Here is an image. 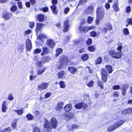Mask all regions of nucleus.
<instances>
[{"label": "nucleus", "instance_id": "nucleus-1", "mask_svg": "<svg viewBox=\"0 0 132 132\" xmlns=\"http://www.w3.org/2000/svg\"><path fill=\"white\" fill-rule=\"evenodd\" d=\"M44 122V127L46 128V130L47 132L51 131V128L55 129L56 128L58 123V121L56 118L54 117L52 118L51 120V124L50 125L48 120L46 118L43 119Z\"/></svg>", "mask_w": 132, "mask_h": 132}, {"label": "nucleus", "instance_id": "nucleus-2", "mask_svg": "<svg viewBox=\"0 0 132 132\" xmlns=\"http://www.w3.org/2000/svg\"><path fill=\"white\" fill-rule=\"evenodd\" d=\"M97 18L96 22L97 24L99 23L100 20L103 19L104 14V10L102 7H98L96 9Z\"/></svg>", "mask_w": 132, "mask_h": 132}, {"label": "nucleus", "instance_id": "nucleus-3", "mask_svg": "<svg viewBox=\"0 0 132 132\" xmlns=\"http://www.w3.org/2000/svg\"><path fill=\"white\" fill-rule=\"evenodd\" d=\"M109 53L112 57L116 59L121 58L122 54V51L118 52L113 49L110 50L109 52Z\"/></svg>", "mask_w": 132, "mask_h": 132}, {"label": "nucleus", "instance_id": "nucleus-4", "mask_svg": "<svg viewBox=\"0 0 132 132\" xmlns=\"http://www.w3.org/2000/svg\"><path fill=\"white\" fill-rule=\"evenodd\" d=\"M125 122V121L124 120H120L109 127L107 129V130L109 132L113 131L115 130L118 127L121 126Z\"/></svg>", "mask_w": 132, "mask_h": 132}, {"label": "nucleus", "instance_id": "nucleus-5", "mask_svg": "<svg viewBox=\"0 0 132 132\" xmlns=\"http://www.w3.org/2000/svg\"><path fill=\"white\" fill-rule=\"evenodd\" d=\"M60 63L61 64L59 67V69L63 68L65 66L67 65L69 62L67 57L65 55H62L60 57Z\"/></svg>", "mask_w": 132, "mask_h": 132}, {"label": "nucleus", "instance_id": "nucleus-6", "mask_svg": "<svg viewBox=\"0 0 132 132\" xmlns=\"http://www.w3.org/2000/svg\"><path fill=\"white\" fill-rule=\"evenodd\" d=\"M49 85L48 83L43 82L40 84L38 85L37 86V89L38 90L42 91L47 89Z\"/></svg>", "mask_w": 132, "mask_h": 132}, {"label": "nucleus", "instance_id": "nucleus-7", "mask_svg": "<svg viewBox=\"0 0 132 132\" xmlns=\"http://www.w3.org/2000/svg\"><path fill=\"white\" fill-rule=\"evenodd\" d=\"M107 73L108 72L106 71L105 69H102L101 75L102 80L103 82H105L107 81Z\"/></svg>", "mask_w": 132, "mask_h": 132}, {"label": "nucleus", "instance_id": "nucleus-8", "mask_svg": "<svg viewBox=\"0 0 132 132\" xmlns=\"http://www.w3.org/2000/svg\"><path fill=\"white\" fill-rule=\"evenodd\" d=\"M47 45L50 47L53 48L55 46V44L53 40L52 39H48L47 40Z\"/></svg>", "mask_w": 132, "mask_h": 132}, {"label": "nucleus", "instance_id": "nucleus-9", "mask_svg": "<svg viewBox=\"0 0 132 132\" xmlns=\"http://www.w3.org/2000/svg\"><path fill=\"white\" fill-rule=\"evenodd\" d=\"M92 28V27H88L86 26L83 27L80 26L79 28V29L80 31H82L85 33L88 31L89 30H90Z\"/></svg>", "mask_w": 132, "mask_h": 132}, {"label": "nucleus", "instance_id": "nucleus-10", "mask_svg": "<svg viewBox=\"0 0 132 132\" xmlns=\"http://www.w3.org/2000/svg\"><path fill=\"white\" fill-rule=\"evenodd\" d=\"M70 26L69 24V21L68 20H66L64 21L63 23V31L66 32L68 31V28Z\"/></svg>", "mask_w": 132, "mask_h": 132}, {"label": "nucleus", "instance_id": "nucleus-11", "mask_svg": "<svg viewBox=\"0 0 132 132\" xmlns=\"http://www.w3.org/2000/svg\"><path fill=\"white\" fill-rule=\"evenodd\" d=\"M94 11L93 7L92 6L88 7L85 10L84 13L86 14L91 15Z\"/></svg>", "mask_w": 132, "mask_h": 132}, {"label": "nucleus", "instance_id": "nucleus-12", "mask_svg": "<svg viewBox=\"0 0 132 132\" xmlns=\"http://www.w3.org/2000/svg\"><path fill=\"white\" fill-rule=\"evenodd\" d=\"M86 104L82 102L77 104L75 105V108L78 109H81L83 108H86Z\"/></svg>", "mask_w": 132, "mask_h": 132}, {"label": "nucleus", "instance_id": "nucleus-13", "mask_svg": "<svg viewBox=\"0 0 132 132\" xmlns=\"http://www.w3.org/2000/svg\"><path fill=\"white\" fill-rule=\"evenodd\" d=\"M26 47L28 51H30L32 48L31 42L29 39H27L26 40Z\"/></svg>", "mask_w": 132, "mask_h": 132}, {"label": "nucleus", "instance_id": "nucleus-14", "mask_svg": "<svg viewBox=\"0 0 132 132\" xmlns=\"http://www.w3.org/2000/svg\"><path fill=\"white\" fill-rule=\"evenodd\" d=\"M118 1L116 0L113 5V8L116 12H118L119 10V8L118 5Z\"/></svg>", "mask_w": 132, "mask_h": 132}, {"label": "nucleus", "instance_id": "nucleus-15", "mask_svg": "<svg viewBox=\"0 0 132 132\" xmlns=\"http://www.w3.org/2000/svg\"><path fill=\"white\" fill-rule=\"evenodd\" d=\"M128 87V85L125 84L123 86V87L121 88V89L122 90V93L123 95H125L127 90Z\"/></svg>", "mask_w": 132, "mask_h": 132}, {"label": "nucleus", "instance_id": "nucleus-16", "mask_svg": "<svg viewBox=\"0 0 132 132\" xmlns=\"http://www.w3.org/2000/svg\"><path fill=\"white\" fill-rule=\"evenodd\" d=\"M46 69L45 67L38 68L37 70V74L38 75H41L43 74L45 72Z\"/></svg>", "mask_w": 132, "mask_h": 132}, {"label": "nucleus", "instance_id": "nucleus-17", "mask_svg": "<svg viewBox=\"0 0 132 132\" xmlns=\"http://www.w3.org/2000/svg\"><path fill=\"white\" fill-rule=\"evenodd\" d=\"M6 101H4L2 105V111L4 113L5 112L7 109V107L6 105Z\"/></svg>", "mask_w": 132, "mask_h": 132}, {"label": "nucleus", "instance_id": "nucleus-18", "mask_svg": "<svg viewBox=\"0 0 132 132\" xmlns=\"http://www.w3.org/2000/svg\"><path fill=\"white\" fill-rule=\"evenodd\" d=\"M43 51L41 54L42 56L47 54L49 53V50L48 48L46 47H44L43 48Z\"/></svg>", "mask_w": 132, "mask_h": 132}, {"label": "nucleus", "instance_id": "nucleus-19", "mask_svg": "<svg viewBox=\"0 0 132 132\" xmlns=\"http://www.w3.org/2000/svg\"><path fill=\"white\" fill-rule=\"evenodd\" d=\"M68 69L71 73L72 74H75L77 71V69L73 67H69L68 68Z\"/></svg>", "mask_w": 132, "mask_h": 132}, {"label": "nucleus", "instance_id": "nucleus-20", "mask_svg": "<svg viewBox=\"0 0 132 132\" xmlns=\"http://www.w3.org/2000/svg\"><path fill=\"white\" fill-rule=\"evenodd\" d=\"M2 16L5 19L8 20L12 16V14L10 13H3Z\"/></svg>", "mask_w": 132, "mask_h": 132}, {"label": "nucleus", "instance_id": "nucleus-21", "mask_svg": "<svg viewBox=\"0 0 132 132\" xmlns=\"http://www.w3.org/2000/svg\"><path fill=\"white\" fill-rule=\"evenodd\" d=\"M36 17L38 20L41 22L43 21L44 19V15L42 14H38Z\"/></svg>", "mask_w": 132, "mask_h": 132}, {"label": "nucleus", "instance_id": "nucleus-22", "mask_svg": "<svg viewBox=\"0 0 132 132\" xmlns=\"http://www.w3.org/2000/svg\"><path fill=\"white\" fill-rule=\"evenodd\" d=\"M105 68L108 71L109 73H111L113 71L112 67L109 65H106L105 66Z\"/></svg>", "mask_w": 132, "mask_h": 132}, {"label": "nucleus", "instance_id": "nucleus-23", "mask_svg": "<svg viewBox=\"0 0 132 132\" xmlns=\"http://www.w3.org/2000/svg\"><path fill=\"white\" fill-rule=\"evenodd\" d=\"M72 108L71 105L68 104L65 106L64 108V110L66 112H68Z\"/></svg>", "mask_w": 132, "mask_h": 132}, {"label": "nucleus", "instance_id": "nucleus-24", "mask_svg": "<svg viewBox=\"0 0 132 132\" xmlns=\"http://www.w3.org/2000/svg\"><path fill=\"white\" fill-rule=\"evenodd\" d=\"M65 73L63 71H61L58 72L57 75V76L59 78H63Z\"/></svg>", "mask_w": 132, "mask_h": 132}, {"label": "nucleus", "instance_id": "nucleus-25", "mask_svg": "<svg viewBox=\"0 0 132 132\" xmlns=\"http://www.w3.org/2000/svg\"><path fill=\"white\" fill-rule=\"evenodd\" d=\"M51 8L52 10V11L54 14H57V11L56 10V6L54 5H53L51 6Z\"/></svg>", "mask_w": 132, "mask_h": 132}, {"label": "nucleus", "instance_id": "nucleus-26", "mask_svg": "<svg viewBox=\"0 0 132 132\" xmlns=\"http://www.w3.org/2000/svg\"><path fill=\"white\" fill-rule=\"evenodd\" d=\"M50 59H51L50 57L47 56H45L42 58L41 61L44 63L46 61H49Z\"/></svg>", "mask_w": 132, "mask_h": 132}, {"label": "nucleus", "instance_id": "nucleus-27", "mask_svg": "<svg viewBox=\"0 0 132 132\" xmlns=\"http://www.w3.org/2000/svg\"><path fill=\"white\" fill-rule=\"evenodd\" d=\"M63 52V50L61 48H57L56 50V56H57L61 54Z\"/></svg>", "mask_w": 132, "mask_h": 132}, {"label": "nucleus", "instance_id": "nucleus-28", "mask_svg": "<svg viewBox=\"0 0 132 132\" xmlns=\"http://www.w3.org/2000/svg\"><path fill=\"white\" fill-rule=\"evenodd\" d=\"M65 116L68 119H70L72 118L73 116V113H68L65 114Z\"/></svg>", "mask_w": 132, "mask_h": 132}, {"label": "nucleus", "instance_id": "nucleus-29", "mask_svg": "<svg viewBox=\"0 0 132 132\" xmlns=\"http://www.w3.org/2000/svg\"><path fill=\"white\" fill-rule=\"evenodd\" d=\"M43 62L42 61H37L35 62V64L37 67H42Z\"/></svg>", "mask_w": 132, "mask_h": 132}, {"label": "nucleus", "instance_id": "nucleus-30", "mask_svg": "<svg viewBox=\"0 0 132 132\" xmlns=\"http://www.w3.org/2000/svg\"><path fill=\"white\" fill-rule=\"evenodd\" d=\"M13 111L17 113L18 115L19 116L21 115L23 113V109L19 110H13Z\"/></svg>", "mask_w": 132, "mask_h": 132}, {"label": "nucleus", "instance_id": "nucleus-31", "mask_svg": "<svg viewBox=\"0 0 132 132\" xmlns=\"http://www.w3.org/2000/svg\"><path fill=\"white\" fill-rule=\"evenodd\" d=\"M88 58V56L87 54H85L83 55L81 57V59L82 60L85 61Z\"/></svg>", "mask_w": 132, "mask_h": 132}, {"label": "nucleus", "instance_id": "nucleus-32", "mask_svg": "<svg viewBox=\"0 0 132 132\" xmlns=\"http://www.w3.org/2000/svg\"><path fill=\"white\" fill-rule=\"evenodd\" d=\"M28 25L29 27L31 28H33L35 25V23L34 21L29 22Z\"/></svg>", "mask_w": 132, "mask_h": 132}, {"label": "nucleus", "instance_id": "nucleus-33", "mask_svg": "<svg viewBox=\"0 0 132 132\" xmlns=\"http://www.w3.org/2000/svg\"><path fill=\"white\" fill-rule=\"evenodd\" d=\"M102 60V58L101 57H98L96 61V64H100Z\"/></svg>", "mask_w": 132, "mask_h": 132}, {"label": "nucleus", "instance_id": "nucleus-34", "mask_svg": "<svg viewBox=\"0 0 132 132\" xmlns=\"http://www.w3.org/2000/svg\"><path fill=\"white\" fill-rule=\"evenodd\" d=\"M118 47H117V49L119 51V52L121 51V50L122 48V44L120 42H119L118 44Z\"/></svg>", "mask_w": 132, "mask_h": 132}, {"label": "nucleus", "instance_id": "nucleus-35", "mask_svg": "<svg viewBox=\"0 0 132 132\" xmlns=\"http://www.w3.org/2000/svg\"><path fill=\"white\" fill-rule=\"evenodd\" d=\"M88 50L90 52H94L95 51V48L93 46H90L88 47Z\"/></svg>", "mask_w": 132, "mask_h": 132}, {"label": "nucleus", "instance_id": "nucleus-36", "mask_svg": "<svg viewBox=\"0 0 132 132\" xmlns=\"http://www.w3.org/2000/svg\"><path fill=\"white\" fill-rule=\"evenodd\" d=\"M63 103L62 102H60L57 104V108L60 109H61L63 108Z\"/></svg>", "mask_w": 132, "mask_h": 132}, {"label": "nucleus", "instance_id": "nucleus-37", "mask_svg": "<svg viewBox=\"0 0 132 132\" xmlns=\"http://www.w3.org/2000/svg\"><path fill=\"white\" fill-rule=\"evenodd\" d=\"M18 120L17 119H14V122L13 123L11 124L12 126L14 128H15L16 126V123L17 122V121Z\"/></svg>", "mask_w": 132, "mask_h": 132}, {"label": "nucleus", "instance_id": "nucleus-38", "mask_svg": "<svg viewBox=\"0 0 132 132\" xmlns=\"http://www.w3.org/2000/svg\"><path fill=\"white\" fill-rule=\"evenodd\" d=\"M26 117L29 120H31L33 118V116L29 113L27 114Z\"/></svg>", "mask_w": 132, "mask_h": 132}, {"label": "nucleus", "instance_id": "nucleus-39", "mask_svg": "<svg viewBox=\"0 0 132 132\" xmlns=\"http://www.w3.org/2000/svg\"><path fill=\"white\" fill-rule=\"evenodd\" d=\"M37 26L35 30L36 32H38L41 29L42 27L38 24V23H37Z\"/></svg>", "mask_w": 132, "mask_h": 132}, {"label": "nucleus", "instance_id": "nucleus-40", "mask_svg": "<svg viewBox=\"0 0 132 132\" xmlns=\"http://www.w3.org/2000/svg\"><path fill=\"white\" fill-rule=\"evenodd\" d=\"M98 85L100 86L101 88H103V83L100 80H98L97 81Z\"/></svg>", "mask_w": 132, "mask_h": 132}, {"label": "nucleus", "instance_id": "nucleus-41", "mask_svg": "<svg viewBox=\"0 0 132 132\" xmlns=\"http://www.w3.org/2000/svg\"><path fill=\"white\" fill-rule=\"evenodd\" d=\"M93 20V18L90 16H88L87 20L88 23H91Z\"/></svg>", "mask_w": 132, "mask_h": 132}, {"label": "nucleus", "instance_id": "nucleus-42", "mask_svg": "<svg viewBox=\"0 0 132 132\" xmlns=\"http://www.w3.org/2000/svg\"><path fill=\"white\" fill-rule=\"evenodd\" d=\"M123 32L124 34L125 35H128L129 34L128 30L127 28H126L124 29L123 30Z\"/></svg>", "mask_w": 132, "mask_h": 132}, {"label": "nucleus", "instance_id": "nucleus-43", "mask_svg": "<svg viewBox=\"0 0 132 132\" xmlns=\"http://www.w3.org/2000/svg\"><path fill=\"white\" fill-rule=\"evenodd\" d=\"M60 87L61 88H64L65 87V85L64 83V82L63 81H61L60 82Z\"/></svg>", "mask_w": 132, "mask_h": 132}, {"label": "nucleus", "instance_id": "nucleus-44", "mask_svg": "<svg viewBox=\"0 0 132 132\" xmlns=\"http://www.w3.org/2000/svg\"><path fill=\"white\" fill-rule=\"evenodd\" d=\"M41 51L42 50L40 49H36L34 51V53L35 54L39 53L41 52Z\"/></svg>", "mask_w": 132, "mask_h": 132}, {"label": "nucleus", "instance_id": "nucleus-45", "mask_svg": "<svg viewBox=\"0 0 132 132\" xmlns=\"http://www.w3.org/2000/svg\"><path fill=\"white\" fill-rule=\"evenodd\" d=\"M33 132H41L39 128L37 127H35L34 128Z\"/></svg>", "mask_w": 132, "mask_h": 132}, {"label": "nucleus", "instance_id": "nucleus-46", "mask_svg": "<svg viewBox=\"0 0 132 132\" xmlns=\"http://www.w3.org/2000/svg\"><path fill=\"white\" fill-rule=\"evenodd\" d=\"M14 98L13 95H12L11 94H10L8 96V99L10 101H12L13 100Z\"/></svg>", "mask_w": 132, "mask_h": 132}, {"label": "nucleus", "instance_id": "nucleus-47", "mask_svg": "<svg viewBox=\"0 0 132 132\" xmlns=\"http://www.w3.org/2000/svg\"><path fill=\"white\" fill-rule=\"evenodd\" d=\"M16 7L15 5H13L11 7V10L12 11L14 12L16 10Z\"/></svg>", "mask_w": 132, "mask_h": 132}, {"label": "nucleus", "instance_id": "nucleus-48", "mask_svg": "<svg viewBox=\"0 0 132 132\" xmlns=\"http://www.w3.org/2000/svg\"><path fill=\"white\" fill-rule=\"evenodd\" d=\"M106 26L110 30H111L112 29V26L110 23H108L106 24Z\"/></svg>", "mask_w": 132, "mask_h": 132}, {"label": "nucleus", "instance_id": "nucleus-49", "mask_svg": "<svg viewBox=\"0 0 132 132\" xmlns=\"http://www.w3.org/2000/svg\"><path fill=\"white\" fill-rule=\"evenodd\" d=\"M90 34L92 36L95 37L97 35V33L95 31H93L90 32Z\"/></svg>", "mask_w": 132, "mask_h": 132}, {"label": "nucleus", "instance_id": "nucleus-50", "mask_svg": "<svg viewBox=\"0 0 132 132\" xmlns=\"http://www.w3.org/2000/svg\"><path fill=\"white\" fill-rule=\"evenodd\" d=\"M92 40L91 39L89 38L87 41H86V43L88 45H90L92 43Z\"/></svg>", "mask_w": 132, "mask_h": 132}, {"label": "nucleus", "instance_id": "nucleus-51", "mask_svg": "<svg viewBox=\"0 0 132 132\" xmlns=\"http://www.w3.org/2000/svg\"><path fill=\"white\" fill-rule=\"evenodd\" d=\"M131 11L130 7L129 6H128L127 7L126 9V13H128L130 12Z\"/></svg>", "mask_w": 132, "mask_h": 132}, {"label": "nucleus", "instance_id": "nucleus-52", "mask_svg": "<svg viewBox=\"0 0 132 132\" xmlns=\"http://www.w3.org/2000/svg\"><path fill=\"white\" fill-rule=\"evenodd\" d=\"M70 9L68 7L66 8L64 10V13L65 14H67L70 10Z\"/></svg>", "mask_w": 132, "mask_h": 132}, {"label": "nucleus", "instance_id": "nucleus-53", "mask_svg": "<svg viewBox=\"0 0 132 132\" xmlns=\"http://www.w3.org/2000/svg\"><path fill=\"white\" fill-rule=\"evenodd\" d=\"M113 89L114 90H117L120 89V86L118 85H115L113 86Z\"/></svg>", "mask_w": 132, "mask_h": 132}, {"label": "nucleus", "instance_id": "nucleus-54", "mask_svg": "<svg viewBox=\"0 0 132 132\" xmlns=\"http://www.w3.org/2000/svg\"><path fill=\"white\" fill-rule=\"evenodd\" d=\"M37 77V76L35 75L33 76L32 75H30L29 79L30 80H34Z\"/></svg>", "mask_w": 132, "mask_h": 132}, {"label": "nucleus", "instance_id": "nucleus-55", "mask_svg": "<svg viewBox=\"0 0 132 132\" xmlns=\"http://www.w3.org/2000/svg\"><path fill=\"white\" fill-rule=\"evenodd\" d=\"M119 93L117 91H114L113 93V95L114 96L116 97H118L119 95Z\"/></svg>", "mask_w": 132, "mask_h": 132}, {"label": "nucleus", "instance_id": "nucleus-56", "mask_svg": "<svg viewBox=\"0 0 132 132\" xmlns=\"http://www.w3.org/2000/svg\"><path fill=\"white\" fill-rule=\"evenodd\" d=\"M87 1V0H80L78 4H82L84 3H86Z\"/></svg>", "mask_w": 132, "mask_h": 132}, {"label": "nucleus", "instance_id": "nucleus-57", "mask_svg": "<svg viewBox=\"0 0 132 132\" xmlns=\"http://www.w3.org/2000/svg\"><path fill=\"white\" fill-rule=\"evenodd\" d=\"M93 81H91L87 85L89 87H92L93 86Z\"/></svg>", "mask_w": 132, "mask_h": 132}, {"label": "nucleus", "instance_id": "nucleus-58", "mask_svg": "<svg viewBox=\"0 0 132 132\" xmlns=\"http://www.w3.org/2000/svg\"><path fill=\"white\" fill-rule=\"evenodd\" d=\"M6 132H10L12 130V129L11 127H9L4 129Z\"/></svg>", "mask_w": 132, "mask_h": 132}, {"label": "nucleus", "instance_id": "nucleus-59", "mask_svg": "<svg viewBox=\"0 0 132 132\" xmlns=\"http://www.w3.org/2000/svg\"><path fill=\"white\" fill-rule=\"evenodd\" d=\"M46 37V36L44 34H41L39 36V38L41 39H43Z\"/></svg>", "mask_w": 132, "mask_h": 132}, {"label": "nucleus", "instance_id": "nucleus-60", "mask_svg": "<svg viewBox=\"0 0 132 132\" xmlns=\"http://www.w3.org/2000/svg\"><path fill=\"white\" fill-rule=\"evenodd\" d=\"M31 32V30H28L27 31L25 32V35H26L27 34H29Z\"/></svg>", "mask_w": 132, "mask_h": 132}, {"label": "nucleus", "instance_id": "nucleus-61", "mask_svg": "<svg viewBox=\"0 0 132 132\" xmlns=\"http://www.w3.org/2000/svg\"><path fill=\"white\" fill-rule=\"evenodd\" d=\"M48 10V8L47 7H44L42 9V10L44 12H46Z\"/></svg>", "mask_w": 132, "mask_h": 132}, {"label": "nucleus", "instance_id": "nucleus-62", "mask_svg": "<svg viewBox=\"0 0 132 132\" xmlns=\"http://www.w3.org/2000/svg\"><path fill=\"white\" fill-rule=\"evenodd\" d=\"M105 6L106 9H108L110 8V5L109 3H106V4L105 5Z\"/></svg>", "mask_w": 132, "mask_h": 132}, {"label": "nucleus", "instance_id": "nucleus-63", "mask_svg": "<svg viewBox=\"0 0 132 132\" xmlns=\"http://www.w3.org/2000/svg\"><path fill=\"white\" fill-rule=\"evenodd\" d=\"M51 93H47L45 95V98H48L51 95Z\"/></svg>", "mask_w": 132, "mask_h": 132}, {"label": "nucleus", "instance_id": "nucleus-64", "mask_svg": "<svg viewBox=\"0 0 132 132\" xmlns=\"http://www.w3.org/2000/svg\"><path fill=\"white\" fill-rule=\"evenodd\" d=\"M127 21H128L129 24H132V18H130L127 19Z\"/></svg>", "mask_w": 132, "mask_h": 132}]
</instances>
